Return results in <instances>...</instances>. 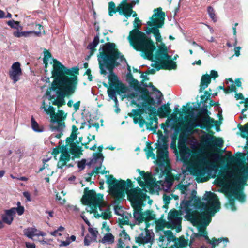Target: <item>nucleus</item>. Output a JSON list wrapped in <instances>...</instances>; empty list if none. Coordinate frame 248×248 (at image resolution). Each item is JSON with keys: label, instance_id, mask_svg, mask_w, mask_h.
Wrapping results in <instances>:
<instances>
[{"label": "nucleus", "instance_id": "5701e85b", "mask_svg": "<svg viewBox=\"0 0 248 248\" xmlns=\"http://www.w3.org/2000/svg\"><path fill=\"white\" fill-rule=\"evenodd\" d=\"M24 234L28 237L29 238L32 239V238L35 236H45V233L38 231L35 228H28L27 229H24Z\"/></svg>", "mask_w": 248, "mask_h": 248}, {"label": "nucleus", "instance_id": "7ed1b4c3", "mask_svg": "<svg viewBox=\"0 0 248 248\" xmlns=\"http://www.w3.org/2000/svg\"><path fill=\"white\" fill-rule=\"evenodd\" d=\"M105 177L106 182L109 185L110 192L114 197L123 198L126 194H127L133 208V217L137 224L140 225L144 221L148 222L155 219V215L153 211L147 210L142 211L143 202L146 197V191L139 188L128 190L132 185L129 179L126 183L124 180H117L112 175H106Z\"/></svg>", "mask_w": 248, "mask_h": 248}, {"label": "nucleus", "instance_id": "ea45409f", "mask_svg": "<svg viewBox=\"0 0 248 248\" xmlns=\"http://www.w3.org/2000/svg\"><path fill=\"white\" fill-rule=\"evenodd\" d=\"M163 234L164 236L166 237L168 240V241H170L171 240H173L174 236L172 232L170 230H166L163 231Z\"/></svg>", "mask_w": 248, "mask_h": 248}, {"label": "nucleus", "instance_id": "680f3d73", "mask_svg": "<svg viewBox=\"0 0 248 248\" xmlns=\"http://www.w3.org/2000/svg\"><path fill=\"white\" fill-rule=\"evenodd\" d=\"M81 218L84 220V221H85V222L88 225V226H90V223L89 222V221L88 220V219L87 218V217L85 216L84 213H82L81 214Z\"/></svg>", "mask_w": 248, "mask_h": 248}, {"label": "nucleus", "instance_id": "cd10ccee", "mask_svg": "<svg viewBox=\"0 0 248 248\" xmlns=\"http://www.w3.org/2000/svg\"><path fill=\"white\" fill-rule=\"evenodd\" d=\"M211 82V77L208 74L204 75L202 76L200 85V92L206 88Z\"/></svg>", "mask_w": 248, "mask_h": 248}, {"label": "nucleus", "instance_id": "9b49d317", "mask_svg": "<svg viewBox=\"0 0 248 248\" xmlns=\"http://www.w3.org/2000/svg\"><path fill=\"white\" fill-rule=\"evenodd\" d=\"M156 150V155L154 153V149L150 146L147 145L145 149L147 157L156 159V164L159 167H164L170 162L169 158L168 147H155Z\"/></svg>", "mask_w": 248, "mask_h": 248}, {"label": "nucleus", "instance_id": "c9c22d12", "mask_svg": "<svg viewBox=\"0 0 248 248\" xmlns=\"http://www.w3.org/2000/svg\"><path fill=\"white\" fill-rule=\"evenodd\" d=\"M202 121L203 122H205L207 124H211L212 125H213L214 124H215L216 123V121L213 118H211L208 115L204 116L202 118Z\"/></svg>", "mask_w": 248, "mask_h": 248}, {"label": "nucleus", "instance_id": "aec40b11", "mask_svg": "<svg viewBox=\"0 0 248 248\" xmlns=\"http://www.w3.org/2000/svg\"><path fill=\"white\" fill-rule=\"evenodd\" d=\"M178 147L179 150L181 161L184 163L188 161L190 156V153L188 148L186 146L185 143L179 140Z\"/></svg>", "mask_w": 248, "mask_h": 248}, {"label": "nucleus", "instance_id": "0eeeda50", "mask_svg": "<svg viewBox=\"0 0 248 248\" xmlns=\"http://www.w3.org/2000/svg\"><path fill=\"white\" fill-rule=\"evenodd\" d=\"M98 61L101 74L110 73L114 67L124 62L127 64L128 74L131 73L130 66L124 56L119 52L114 43L108 42L103 45L102 51H100L98 55Z\"/></svg>", "mask_w": 248, "mask_h": 248}, {"label": "nucleus", "instance_id": "603ef678", "mask_svg": "<svg viewBox=\"0 0 248 248\" xmlns=\"http://www.w3.org/2000/svg\"><path fill=\"white\" fill-rule=\"evenodd\" d=\"M140 20L139 18H135L133 23V26L135 28H139L140 24Z\"/></svg>", "mask_w": 248, "mask_h": 248}, {"label": "nucleus", "instance_id": "bb28decb", "mask_svg": "<svg viewBox=\"0 0 248 248\" xmlns=\"http://www.w3.org/2000/svg\"><path fill=\"white\" fill-rule=\"evenodd\" d=\"M155 147H168L167 138L162 133L158 135V140L155 143Z\"/></svg>", "mask_w": 248, "mask_h": 248}, {"label": "nucleus", "instance_id": "9d476101", "mask_svg": "<svg viewBox=\"0 0 248 248\" xmlns=\"http://www.w3.org/2000/svg\"><path fill=\"white\" fill-rule=\"evenodd\" d=\"M41 109H43L47 114L50 115L52 123L50 128L52 131L58 132V133H54L50 136V140H52L55 138L60 139L62 135V132L65 127L64 121L66 118L67 113H65L63 111L61 110H59L56 113L55 108L53 107L49 106L48 108H46L45 106L44 101L43 102Z\"/></svg>", "mask_w": 248, "mask_h": 248}, {"label": "nucleus", "instance_id": "4be33fe9", "mask_svg": "<svg viewBox=\"0 0 248 248\" xmlns=\"http://www.w3.org/2000/svg\"><path fill=\"white\" fill-rule=\"evenodd\" d=\"M142 94L139 93H128L127 95V98L128 100L130 101L132 104L140 108L142 110Z\"/></svg>", "mask_w": 248, "mask_h": 248}, {"label": "nucleus", "instance_id": "a19ab883", "mask_svg": "<svg viewBox=\"0 0 248 248\" xmlns=\"http://www.w3.org/2000/svg\"><path fill=\"white\" fill-rule=\"evenodd\" d=\"M11 209H14L13 212L14 214H15L16 212L17 213V214L19 216L22 215L24 212V207L23 206H19L17 207H13L11 208Z\"/></svg>", "mask_w": 248, "mask_h": 248}, {"label": "nucleus", "instance_id": "b1692460", "mask_svg": "<svg viewBox=\"0 0 248 248\" xmlns=\"http://www.w3.org/2000/svg\"><path fill=\"white\" fill-rule=\"evenodd\" d=\"M171 112V109L168 103L162 105L157 109L158 114L160 117H166L167 116L170 114Z\"/></svg>", "mask_w": 248, "mask_h": 248}, {"label": "nucleus", "instance_id": "7c9ffc66", "mask_svg": "<svg viewBox=\"0 0 248 248\" xmlns=\"http://www.w3.org/2000/svg\"><path fill=\"white\" fill-rule=\"evenodd\" d=\"M99 41V35H96L93 38V40L92 42L90 43L87 46L88 49L91 51L90 55L88 57L89 59L90 56L92 55L95 50V47L98 44Z\"/></svg>", "mask_w": 248, "mask_h": 248}, {"label": "nucleus", "instance_id": "e433bc0d", "mask_svg": "<svg viewBox=\"0 0 248 248\" xmlns=\"http://www.w3.org/2000/svg\"><path fill=\"white\" fill-rule=\"evenodd\" d=\"M207 11L208 14L210 18L214 22H216L217 21V19L216 16V14L214 8L211 6H209L208 7Z\"/></svg>", "mask_w": 248, "mask_h": 248}, {"label": "nucleus", "instance_id": "412c9836", "mask_svg": "<svg viewBox=\"0 0 248 248\" xmlns=\"http://www.w3.org/2000/svg\"><path fill=\"white\" fill-rule=\"evenodd\" d=\"M214 137L210 135H207L206 137L204 143L205 145L211 148H215L216 147H221L223 145V141L221 138L216 139L212 141V142L210 140H213Z\"/></svg>", "mask_w": 248, "mask_h": 248}, {"label": "nucleus", "instance_id": "f8f14e48", "mask_svg": "<svg viewBox=\"0 0 248 248\" xmlns=\"http://www.w3.org/2000/svg\"><path fill=\"white\" fill-rule=\"evenodd\" d=\"M168 222L164 220H159L156 222V229L158 231H163L167 228L176 229L179 232L181 230V223L182 218L178 215L176 211L170 212L168 215Z\"/></svg>", "mask_w": 248, "mask_h": 248}, {"label": "nucleus", "instance_id": "39448f33", "mask_svg": "<svg viewBox=\"0 0 248 248\" xmlns=\"http://www.w3.org/2000/svg\"><path fill=\"white\" fill-rule=\"evenodd\" d=\"M242 137L247 140L244 147V151L247 155L248 161V123L244 126L239 128ZM248 179V163L239 168L236 171L234 170H227L224 172L223 181L230 194L241 203L246 201V196L243 191L242 185Z\"/></svg>", "mask_w": 248, "mask_h": 248}, {"label": "nucleus", "instance_id": "4d7b16f0", "mask_svg": "<svg viewBox=\"0 0 248 248\" xmlns=\"http://www.w3.org/2000/svg\"><path fill=\"white\" fill-rule=\"evenodd\" d=\"M23 196L26 198L27 201L30 202L31 199V195L30 193L28 191H25L23 193Z\"/></svg>", "mask_w": 248, "mask_h": 248}, {"label": "nucleus", "instance_id": "c03bdc74", "mask_svg": "<svg viewBox=\"0 0 248 248\" xmlns=\"http://www.w3.org/2000/svg\"><path fill=\"white\" fill-rule=\"evenodd\" d=\"M157 123V119L154 118L153 117H150L149 119V121L148 122H146V127L147 129H150V127L153 124L154 122ZM152 128H151L152 129Z\"/></svg>", "mask_w": 248, "mask_h": 248}, {"label": "nucleus", "instance_id": "de8ad7c7", "mask_svg": "<svg viewBox=\"0 0 248 248\" xmlns=\"http://www.w3.org/2000/svg\"><path fill=\"white\" fill-rule=\"evenodd\" d=\"M178 248H184L187 246V242L184 239H180L178 241Z\"/></svg>", "mask_w": 248, "mask_h": 248}, {"label": "nucleus", "instance_id": "6e6552de", "mask_svg": "<svg viewBox=\"0 0 248 248\" xmlns=\"http://www.w3.org/2000/svg\"><path fill=\"white\" fill-rule=\"evenodd\" d=\"M220 159L218 153H206L205 155H199L192 157L188 161V170L197 176H204L206 174L214 178L217 172L215 164Z\"/></svg>", "mask_w": 248, "mask_h": 248}, {"label": "nucleus", "instance_id": "ddd939ff", "mask_svg": "<svg viewBox=\"0 0 248 248\" xmlns=\"http://www.w3.org/2000/svg\"><path fill=\"white\" fill-rule=\"evenodd\" d=\"M132 0L131 3H128L127 0H123L121 3L117 7V10L115 9V5L114 2H110L109 3L108 11L110 16H112L116 11H118L120 15H124L126 18L130 17L132 14L133 17L137 16L136 13L132 10V8L136 3H133Z\"/></svg>", "mask_w": 248, "mask_h": 248}, {"label": "nucleus", "instance_id": "13d9d810", "mask_svg": "<svg viewBox=\"0 0 248 248\" xmlns=\"http://www.w3.org/2000/svg\"><path fill=\"white\" fill-rule=\"evenodd\" d=\"M240 46H235L234 48V52H235V55L236 57H238L240 55V49H241Z\"/></svg>", "mask_w": 248, "mask_h": 248}, {"label": "nucleus", "instance_id": "a211bd4d", "mask_svg": "<svg viewBox=\"0 0 248 248\" xmlns=\"http://www.w3.org/2000/svg\"><path fill=\"white\" fill-rule=\"evenodd\" d=\"M22 71L21 68V64L19 62H14L9 71V75L10 78L16 83L20 79L22 75Z\"/></svg>", "mask_w": 248, "mask_h": 248}, {"label": "nucleus", "instance_id": "a18cd8bd", "mask_svg": "<svg viewBox=\"0 0 248 248\" xmlns=\"http://www.w3.org/2000/svg\"><path fill=\"white\" fill-rule=\"evenodd\" d=\"M151 87L153 91L157 92L159 94V96L158 97H157V101L158 104H160L161 102V99L160 98L162 96L161 93L159 90H158L154 86L151 85Z\"/></svg>", "mask_w": 248, "mask_h": 248}, {"label": "nucleus", "instance_id": "c756f323", "mask_svg": "<svg viewBox=\"0 0 248 248\" xmlns=\"http://www.w3.org/2000/svg\"><path fill=\"white\" fill-rule=\"evenodd\" d=\"M69 144V150L70 152L75 155V156H79L82 155L81 147L78 146L75 143H68Z\"/></svg>", "mask_w": 248, "mask_h": 248}, {"label": "nucleus", "instance_id": "37998d69", "mask_svg": "<svg viewBox=\"0 0 248 248\" xmlns=\"http://www.w3.org/2000/svg\"><path fill=\"white\" fill-rule=\"evenodd\" d=\"M78 70V68L77 67H73L71 69H68L66 68V70L65 71V72H66V74H67L73 75L74 73H77Z\"/></svg>", "mask_w": 248, "mask_h": 248}, {"label": "nucleus", "instance_id": "338daca9", "mask_svg": "<svg viewBox=\"0 0 248 248\" xmlns=\"http://www.w3.org/2000/svg\"><path fill=\"white\" fill-rule=\"evenodd\" d=\"M217 72L214 70H212L211 71V75L210 76L211 78H216L218 77Z\"/></svg>", "mask_w": 248, "mask_h": 248}, {"label": "nucleus", "instance_id": "864d4df0", "mask_svg": "<svg viewBox=\"0 0 248 248\" xmlns=\"http://www.w3.org/2000/svg\"><path fill=\"white\" fill-rule=\"evenodd\" d=\"M238 25L237 23H235L234 26L233 27V34L235 36V41L233 45L234 46H236L237 45V39H236V27Z\"/></svg>", "mask_w": 248, "mask_h": 248}, {"label": "nucleus", "instance_id": "f704fd0d", "mask_svg": "<svg viewBox=\"0 0 248 248\" xmlns=\"http://www.w3.org/2000/svg\"><path fill=\"white\" fill-rule=\"evenodd\" d=\"M89 232L91 235V240L96 241L98 232L95 228H89Z\"/></svg>", "mask_w": 248, "mask_h": 248}, {"label": "nucleus", "instance_id": "09e8293b", "mask_svg": "<svg viewBox=\"0 0 248 248\" xmlns=\"http://www.w3.org/2000/svg\"><path fill=\"white\" fill-rule=\"evenodd\" d=\"M108 96L111 98H113L116 95V92L115 90L112 88H109L108 90Z\"/></svg>", "mask_w": 248, "mask_h": 248}, {"label": "nucleus", "instance_id": "69168bd1", "mask_svg": "<svg viewBox=\"0 0 248 248\" xmlns=\"http://www.w3.org/2000/svg\"><path fill=\"white\" fill-rule=\"evenodd\" d=\"M61 151H62V147L60 148V149L55 148L53 149L52 153L54 155H57L59 154V153L61 154Z\"/></svg>", "mask_w": 248, "mask_h": 248}, {"label": "nucleus", "instance_id": "1a4fd4ad", "mask_svg": "<svg viewBox=\"0 0 248 248\" xmlns=\"http://www.w3.org/2000/svg\"><path fill=\"white\" fill-rule=\"evenodd\" d=\"M83 203L88 205L86 208L87 212L93 213L96 217L109 219L111 217V211L109 205L103 201V196L96 194L94 191L85 189L84 195L82 199Z\"/></svg>", "mask_w": 248, "mask_h": 248}, {"label": "nucleus", "instance_id": "bf43d9fd", "mask_svg": "<svg viewBox=\"0 0 248 248\" xmlns=\"http://www.w3.org/2000/svg\"><path fill=\"white\" fill-rule=\"evenodd\" d=\"M80 102L78 101L73 104L74 109L75 111H77L79 108Z\"/></svg>", "mask_w": 248, "mask_h": 248}, {"label": "nucleus", "instance_id": "4c0bfd02", "mask_svg": "<svg viewBox=\"0 0 248 248\" xmlns=\"http://www.w3.org/2000/svg\"><path fill=\"white\" fill-rule=\"evenodd\" d=\"M7 24L12 28L18 30L21 26H20L19 22L15 21L13 20H9L7 22Z\"/></svg>", "mask_w": 248, "mask_h": 248}, {"label": "nucleus", "instance_id": "393cba45", "mask_svg": "<svg viewBox=\"0 0 248 248\" xmlns=\"http://www.w3.org/2000/svg\"><path fill=\"white\" fill-rule=\"evenodd\" d=\"M202 124L197 123L196 120H191L186 123L184 126L185 131L187 133H190L195 127H202Z\"/></svg>", "mask_w": 248, "mask_h": 248}, {"label": "nucleus", "instance_id": "6e6d98bb", "mask_svg": "<svg viewBox=\"0 0 248 248\" xmlns=\"http://www.w3.org/2000/svg\"><path fill=\"white\" fill-rule=\"evenodd\" d=\"M71 243V241L69 240V239L67 238L65 241H61V243L60 245L61 247L62 246H67Z\"/></svg>", "mask_w": 248, "mask_h": 248}, {"label": "nucleus", "instance_id": "473e14b6", "mask_svg": "<svg viewBox=\"0 0 248 248\" xmlns=\"http://www.w3.org/2000/svg\"><path fill=\"white\" fill-rule=\"evenodd\" d=\"M44 57L43 58V62L45 64V68H46L48 65V62L50 61V63L52 64L53 62L52 59H54L52 57V55L47 50L44 51Z\"/></svg>", "mask_w": 248, "mask_h": 248}, {"label": "nucleus", "instance_id": "20e7f679", "mask_svg": "<svg viewBox=\"0 0 248 248\" xmlns=\"http://www.w3.org/2000/svg\"><path fill=\"white\" fill-rule=\"evenodd\" d=\"M52 60V74L55 78L46 94L53 105L60 107L65 104L64 95H71L75 92L78 84L77 78L65 76L66 68L57 60Z\"/></svg>", "mask_w": 248, "mask_h": 248}, {"label": "nucleus", "instance_id": "3c124183", "mask_svg": "<svg viewBox=\"0 0 248 248\" xmlns=\"http://www.w3.org/2000/svg\"><path fill=\"white\" fill-rule=\"evenodd\" d=\"M114 212L115 214L123 216V211L121 207H115L114 208Z\"/></svg>", "mask_w": 248, "mask_h": 248}, {"label": "nucleus", "instance_id": "0e129e2a", "mask_svg": "<svg viewBox=\"0 0 248 248\" xmlns=\"http://www.w3.org/2000/svg\"><path fill=\"white\" fill-rule=\"evenodd\" d=\"M170 147L172 149H174L176 151H177L176 148V141L175 140L173 139L170 143Z\"/></svg>", "mask_w": 248, "mask_h": 248}, {"label": "nucleus", "instance_id": "a878e982", "mask_svg": "<svg viewBox=\"0 0 248 248\" xmlns=\"http://www.w3.org/2000/svg\"><path fill=\"white\" fill-rule=\"evenodd\" d=\"M14 209L6 210L5 211L4 214L2 215V221L7 224H11L13 220V216L15 215L14 214Z\"/></svg>", "mask_w": 248, "mask_h": 248}, {"label": "nucleus", "instance_id": "49530a36", "mask_svg": "<svg viewBox=\"0 0 248 248\" xmlns=\"http://www.w3.org/2000/svg\"><path fill=\"white\" fill-rule=\"evenodd\" d=\"M224 92L226 93H228L229 92H236V87L235 85L234 84H232L231 86H228V88H226V89H224Z\"/></svg>", "mask_w": 248, "mask_h": 248}, {"label": "nucleus", "instance_id": "8fccbe9b", "mask_svg": "<svg viewBox=\"0 0 248 248\" xmlns=\"http://www.w3.org/2000/svg\"><path fill=\"white\" fill-rule=\"evenodd\" d=\"M92 242H94L91 240V237L89 235H87L84 238V243L85 246H89Z\"/></svg>", "mask_w": 248, "mask_h": 248}, {"label": "nucleus", "instance_id": "5fc2aeb1", "mask_svg": "<svg viewBox=\"0 0 248 248\" xmlns=\"http://www.w3.org/2000/svg\"><path fill=\"white\" fill-rule=\"evenodd\" d=\"M26 33V32H24V31H22V32L15 31L14 32V35L15 36H16V37H20L22 36H25Z\"/></svg>", "mask_w": 248, "mask_h": 248}, {"label": "nucleus", "instance_id": "f03ea898", "mask_svg": "<svg viewBox=\"0 0 248 248\" xmlns=\"http://www.w3.org/2000/svg\"><path fill=\"white\" fill-rule=\"evenodd\" d=\"M178 186L182 193L185 194V198L180 204V212L193 225L197 226L199 231L197 235L205 237L211 244L212 248L222 242L226 244L228 242L229 239L226 237L214 238L211 242L205 231L206 227L211 221V216H214L220 209V202L217 195L211 192L206 191L203 196V200L206 201V202L202 203L200 199L196 195V191H191L190 196L187 197L190 193V191L187 189L188 186L180 183Z\"/></svg>", "mask_w": 248, "mask_h": 248}, {"label": "nucleus", "instance_id": "2eb2a0df", "mask_svg": "<svg viewBox=\"0 0 248 248\" xmlns=\"http://www.w3.org/2000/svg\"><path fill=\"white\" fill-rule=\"evenodd\" d=\"M142 110L150 116H155L156 114V109L155 107L154 99L145 94H142Z\"/></svg>", "mask_w": 248, "mask_h": 248}, {"label": "nucleus", "instance_id": "e2e57ef3", "mask_svg": "<svg viewBox=\"0 0 248 248\" xmlns=\"http://www.w3.org/2000/svg\"><path fill=\"white\" fill-rule=\"evenodd\" d=\"M25 245L27 248H35V245L33 243L26 242Z\"/></svg>", "mask_w": 248, "mask_h": 248}, {"label": "nucleus", "instance_id": "423d86ee", "mask_svg": "<svg viewBox=\"0 0 248 248\" xmlns=\"http://www.w3.org/2000/svg\"><path fill=\"white\" fill-rule=\"evenodd\" d=\"M143 181L141 180V178L139 177L138 181L140 185L143 187L145 184L148 187H154L157 190H163L166 193L163 195V202L166 204L170 202V200L174 198L177 200L178 196L168 193L172 186L174 179L169 175H166L165 170L161 169L160 171L158 168L155 170L156 172L153 175L146 174L143 171L139 170Z\"/></svg>", "mask_w": 248, "mask_h": 248}, {"label": "nucleus", "instance_id": "6ab92c4d", "mask_svg": "<svg viewBox=\"0 0 248 248\" xmlns=\"http://www.w3.org/2000/svg\"><path fill=\"white\" fill-rule=\"evenodd\" d=\"M130 241V236L124 230H123L119 233L117 247L118 248H130L129 245Z\"/></svg>", "mask_w": 248, "mask_h": 248}, {"label": "nucleus", "instance_id": "052dcab7", "mask_svg": "<svg viewBox=\"0 0 248 248\" xmlns=\"http://www.w3.org/2000/svg\"><path fill=\"white\" fill-rule=\"evenodd\" d=\"M139 124L140 127H143L145 124L146 125V122L143 119H140L139 122Z\"/></svg>", "mask_w": 248, "mask_h": 248}, {"label": "nucleus", "instance_id": "72a5a7b5", "mask_svg": "<svg viewBox=\"0 0 248 248\" xmlns=\"http://www.w3.org/2000/svg\"><path fill=\"white\" fill-rule=\"evenodd\" d=\"M31 128L34 131L37 132H41L43 131V128L39 127L38 124L35 121L33 116L31 117Z\"/></svg>", "mask_w": 248, "mask_h": 248}, {"label": "nucleus", "instance_id": "f3484780", "mask_svg": "<svg viewBox=\"0 0 248 248\" xmlns=\"http://www.w3.org/2000/svg\"><path fill=\"white\" fill-rule=\"evenodd\" d=\"M70 159V155L68 151V147L66 146L62 147L61 154L60 155L59 160L57 163L58 168L62 169L64 166L67 168L73 167V165L69 164L67 165V163Z\"/></svg>", "mask_w": 248, "mask_h": 248}, {"label": "nucleus", "instance_id": "4468645a", "mask_svg": "<svg viewBox=\"0 0 248 248\" xmlns=\"http://www.w3.org/2000/svg\"><path fill=\"white\" fill-rule=\"evenodd\" d=\"M104 160V156L101 153L95 154L93 158L88 162V166H91L94 165V169L93 170L92 175L94 173H101L102 174H107L109 173L108 171H105V168H103L102 164Z\"/></svg>", "mask_w": 248, "mask_h": 248}, {"label": "nucleus", "instance_id": "f257e3e1", "mask_svg": "<svg viewBox=\"0 0 248 248\" xmlns=\"http://www.w3.org/2000/svg\"><path fill=\"white\" fill-rule=\"evenodd\" d=\"M161 10V8L155 9L153 15L150 17V20L147 22L148 27L146 32L147 34L153 33L154 35L158 48L154 57L153 52L155 48L154 43L148 39L143 32L135 29L130 32L128 39L134 49L141 52V55L143 57L152 61L151 66L155 70L175 69L177 66L176 62L168 54V49L162 42L158 30L164 24L165 15Z\"/></svg>", "mask_w": 248, "mask_h": 248}, {"label": "nucleus", "instance_id": "79ce46f5", "mask_svg": "<svg viewBox=\"0 0 248 248\" xmlns=\"http://www.w3.org/2000/svg\"><path fill=\"white\" fill-rule=\"evenodd\" d=\"M88 163H86V160L85 159H82L81 161H78V167L80 170H83L86 165H88Z\"/></svg>", "mask_w": 248, "mask_h": 248}, {"label": "nucleus", "instance_id": "774afa93", "mask_svg": "<svg viewBox=\"0 0 248 248\" xmlns=\"http://www.w3.org/2000/svg\"><path fill=\"white\" fill-rule=\"evenodd\" d=\"M51 234L54 236H61L62 234L60 233L58 230H56L53 232H51Z\"/></svg>", "mask_w": 248, "mask_h": 248}, {"label": "nucleus", "instance_id": "c85d7f7f", "mask_svg": "<svg viewBox=\"0 0 248 248\" xmlns=\"http://www.w3.org/2000/svg\"><path fill=\"white\" fill-rule=\"evenodd\" d=\"M115 241L114 236L110 232L106 233L99 241L104 244H112Z\"/></svg>", "mask_w": 248, "mask_h": 248}, {"label": "nucleus", "instance_id": "58836bf2", "mask_svg": "<svg viewBox=\"0 0 248 248\" xmlns=\"http://www.w3.org/2000/svg\"><path fill=\"white\" fill-rule=\"evenodd\" d=\"M193 108L188 105H186V106H183L182 108L183 112L187 115L192 114L193 113Z\"/></svg>", "mask_w": 248, "mask_h": 248}, {"label": "nucleus", "instance_id": "dca6fc26", "mask_svg": "<svg viewBox=\"0 0 248 248\" xmlns=\"http://www.w3.org/2000/svg\"><path fill=\"white\" fill-rule=\"evenodd\" d=\"M154 241V233L146 230L135 237V242L139 244L146 245L148 248H151Z\"/></svg>", "mask_w": 248, "mask_h": 248}, {"label": "nucleus", "instance_id": "2f4dec72", "mask_svg": "<svg viewBox=\"0 0 248 248\" xmlns=\"http://www.w3.org/2000/svg\"><path fill=\"white\" fill-rule=\"evenodd\" d=\"M72 128V133L70 136L66 139L67 143L74 142V141L77 139V137L78 128L75 125H73Z\"/></svg>", "mask_w": 248, "mask_h": 248}]
</instances>
